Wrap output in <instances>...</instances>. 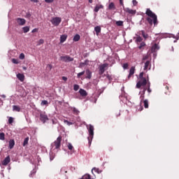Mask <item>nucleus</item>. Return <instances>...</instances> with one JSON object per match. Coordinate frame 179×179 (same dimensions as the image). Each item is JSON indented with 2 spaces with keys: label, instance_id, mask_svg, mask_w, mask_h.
<instances>
[{
  "label": "nucleus",
  "instance_id": "nucleus-26",
  "mask_svg": "<svg viewBox=\"0 0 179 179\" xmlns=\"http://www.w3.org/2000/svg\"><path fill=\"white\" fill-rule=\"evenodd\" d=\"M150 65V61H147L145 63V66H144V71H146L148 68H149V66Z\"/></svg>",
  "mask_w": 179,
  "mask_h": 179
},
{
  "label": "nucleus",
  "instance_id": "nucleus-3",
  "mask_svg": "<svg viewBox=\"0 0 179 179\" xmlns=\"http://www.w3.org/2000/svg\"><path fill=\"white\" fill-rule=\"evenodd\" d=\"M148 85V80L145 78H138V82L136 84L137 89H141L142 86H146Z\"/></svg>",
  "mask_w": 179,
  "mask_h": 179
},
{
  "label": "nucleus",
  "instance_id": "nucleus-27",
  "mask_svg": "<svg viewBox=\"0 0 179 179\" xmlns=\"http://www.w3.org/2000/svg\"><path fill=\"white\" fill-rule=\"evenodd\" d=\"M22 30H23L24 33H29V31H30V27H24L22 28Z\"/></svg>",
  "mask_w": 179,
  "mask_h": 179
},
{
  "label": "nucleus",
  "instance_id": "nucleus-53",
  "mask_svg": "<svg viewBox=\"0 0 179 179\" xmlns=\"http://www.w3.org/2000/svg\"><path fill=\"white\" fill-rule=\"evenodd\" d=\"M106 78L108 79V80H111V76H110V74H107Z\"/></svg>",
  "mask_w": 179,
  "mask_h": 179
},
{
  "label": "nucleus",
  "instance_id": "nucleus-60",
  "mask_svg": "<svg viewBox=\"0 0 179 179\" xmlns=\"http://www.w3.org/2000/svg\"><path fill=\"white\" fill-rule=\"evenodd\" d=\"M147 83H148V87H150V82H149V81L148 82L147 81Z\"/></svg>",
  "mask_w": 179,
  "mask_h": 179
},
{
  "label": "nucleus",
  "instance_id": "nucleus-42",
  "mask_svg": "<svg viewBox=\"0 0 179 179\" xmlns=\"http://www.w3.org/2000/svg\"><path fill=\"white\" fill-rule=\"evenodd\" d=\"M142 36L143 37H144L145 38H148V37H149V35L145 34V31H142Z\"/></svg>",
  "mask_w": 179,
  "mask_h": 179
},
{
  "label": "nucleus",
  "instance_id": "nucleus-15",
  "mask_svg": "<svg viewBox=\"0 0 179 179\" xmlns=\"http://www.w3.org/2000/svg\"><path fill=\"white\" fill-rule=\"evenodd\" d=\"M160 47H159V45H157V43H155V45H153L151 48V51L152 52H156V51H157V50H159Z\"/></svg>",
  "mask_w": 179,
  "mask_h": 179
},
{
  "label": "nucleus",
  "instance_id": "nucleus-10",
  "mask_svg": "<svg viewBox=\"0 0 179 179\" xmlns=\"http://www.w3.org/2000/svg\"><path fill=\"white\" fill-rule=\"evenodd\" d=\"M17 23H18V24L20 26H24V24H26V20H24V18H17Z\"/></svg>",
  "mask_w": 179,
  "mask_h": 179
},
{
  "label": "nucleus",
  "instance_id": "nucleus-37",
  "mask_svg": "<svg viewBox=\"0 0 179 179\" xmlns=\"http://www.w3.org/2000/svg\"><path fill=\"white\" fill-rule=\"evenodd\" d=\"M78 89H79V85L75 84L73 85V90H75V92H78Z\"/></svg>",
  "mask_w": 179,
  "mask_h": 179
},
{
  "label": "nucleus",
  "instance_id": "nucleus-9",
  "mask_svg": "<svg viewBox=\"0 0 179 179\" xmlns=\"http://www.w3.org/2000/svg\"><path fill=\"white\" fill-rule=\"evenodd\" d=\"M10 163V157L7 156L1 162L2 166H8Z\"/></svg>",
  "mask_w": 179,
  "mask_h": 179
},
{
  "label": "nucleus",
  "instance_id": "nucleus-36",
  "mask_svg": "<svg viewBox=\"0 0 179 179\" xmlns=\"http://www.w3.org/2000/svg\"><path fill=\"white\" fill-rule=\"evenodd\" d=\"M93 171H95V173H97L98 174L100 173V171L98 168H93L92 170V173H93Z\"/></svg>",
  "mask_w": 179,
  "mask_h": 179
},
{
  "label": "nucleus",
  "instance_id": "nucleus-31",
  "mask_svg": "<svg viewBox=\"0 0 179 179\" xmlns=\"http://www.w3.org/2000/svg\"><path fill=\"white\" fill-rule=\"evenodd\" d=\"M67 148H68L69 150H73V145H72V144L71 143H69L67 144Z\"/></svg>",
  "mask_w": 179,
  "mask_h": 179
},
{
  "label": "nucleus",
  "instance_id": "nucleus-32",
  "mask_svg": "<svg viewBox=\"0 0 179 179\" xmlns=\"http://www.w3.org/2000/svg\"><path fill=\"white\" fill-rule=\"evenodd\" d=\"M146 59H149V55H145L143 56L142 62H145Z\"/></svg>",
  "mask_w": 179,
  "mask_h": 179
},
{
  "label": "nucleus",
  "instance_id": "nucleus-24",
  "mask_svg": "<svg viewBox=\"0 0 179 179\" xmlns=\"http://www.w3.org/2000/svg\"><path fill=\"white\" fill-rule=\"evenodd\" d=\"M143 104L145 108H149V101H148V99L143 101Z\"/></svg>",
  "mask_w": 179,
  "mask_h": 179
},
{
  "label": "nucleus",
  "instance_id": "nucleus-20",
  "mask_svg": "<svg viewBox=\"0 0 179 179\" xmlns=\"http://www.w3.org/2000/svg\"><path fill=\"white\" fill-rule=\"evenodd\" d=\"M66 38H68V36L62 35L60 36V43H65V41H66Z\"/></svg>",
  "mask_w": 179,
  "mask_h": 179
},
{
  "label": "nucleus",
  "instance_id": "nucleus-56",
  "mask_svg": "<svg viewBox=\"0 0 179 179\" xmlns=\"http://www.w3.org/2000/svg\"><path fill=\"white\" fill-rule=\"evenodd\" d=\"M62 80H64V81H66V80H68V78H66L65 76H63Z\"/></svg>",
  "mask_w": 179,
  "mask_h": 179
},
{
  "label": "nucleus",
  "instance_id": "nucleus-34",
  "mask_svg": "<svg viewBox=\"0 0 179 179\" xmlns=\"http://www.w3.org/2000/svg\"><path fill=\"white\" fill-rule=\"evenodd\" d=\"M64 124H67L69 126H70V125H73V122H69V121H68V120H64Z\"/></svg>",
  "mask_w": 179,
  "mask_h": 179
},
{
  "label": "nucleus",
  "instance_id": "nucleus-59",
  "mask_svg": "<svg viewBox=\"0 0 179 179\" xmlns=\"http://www.w3.org/2000/svg\"><path fill=\"white\" fill-rule=\"evenodd\" d=\"M31 2H35V3H37V2H38V0H31Z\"/></svg>",
  "mask_w": 179,
  "mask_h": 179
},
{
  "label": "nucleus",
  "instance_id": "nucleus-49",
  "mask_svg": "<svg viewBox=\"0 0 179 179\" xmlns=\"http://www.w3.org/2000/svg\"><path fill=\"white\" fill-rule=\"evenodd\" d=\"M68 173V171H66V168H62L61 169V173Z\"/></svg>",
  "mask_w": 179,
  "mask_h": 179
},
{
  "label": "nucleus",
  "instance_id": "nucleus-23",
  "mask_svg": "<svg viewBox=\"0 0 179 179\" xmlns=\"http://www.w3.org/2000/svg\"><path fill=\"white\" fill-rule=\"evenodd\" d=\"M36 169H33V170L31 171L30 174H29V177H30L31 178H33L36 176Z\"/></svg>",
  "mask_w": 179,
  "mask_h": 179
},
{
  "label": "nucleus",
  "instance_id": "nucleus-43",
  "mask_svg": "<svg viewBox=\"0 0 179 179\" xmlns=\"http://www.w3.org/2000/svg\"><path fill=\"white\" fill-rule=\"evenodd\" d=\"M8 124H13V117H9Z\"/></svg>",
  "mask_w": 179,
  "mask_h": 179
},
{
  "label": "nucleus",
  "instance_id": "nucleus-16",
  "mask_svg": "<svg viewBox=\"0 0 179 179\" xmlns=\"http://www.w3.org/2000/svg\"><path fill=\"white\" fill-rule=\"evenodd\" d=\"M79 93L82 97H86V96H87V92L83 89H80Z\"/></svg>",
  "mask_w": 179,
  "mask_h": 179
},
{
  "label": "nucleus",
  "instance_id": "nucleus-33",
  "mask_svg": "<svg viewBox=\"0 0 179 179\" xmlns=\"http://www.w3.org/2000/svg\"><path fill=\"white\" fill-rule=\"evenodd\" d=\"M145 45H146L145 42H141L140 45L138 46L139 50H142V48H143V47H145Z\"/></svg>",
  "mask_w": 179,
  "mask_h": 179
},
{
  "label": "nucleus",
  "instance_id": "nucleus-41",
  "mask_svg": "<svg viewBox=\"0 0 179 179\" xmlns=\"http://www.w3.org/2000/svg\"><path fill=\"white\" fill-rule=\"evenodd\" d=\"M143 75H144L143 72L140 73V74L138 76V79L145 78V77H143Z\"/></svg>",
  "mask_w": 179,
  "mask_h": 179
},
{
  "label": "nucleus",
  "instance_id": "nucleus-52",
  "mask_svg": "<svg viewBox=\"0 0 179 179\" xmlns=\"http://www.w3.org/2000/svg\"><path fill=\"white\" fill-rule=\"evenodd\" d=\"M37 31H38V29L35 28V29H34L31 31V33H36V32H37Z\"/></svg>",
  "mask_w": 179,
  "mask_h": 179
},
{
  "label": "nucleus",
  "instance_id": "nucleus-18",
  "mask_svg": "<svg viewBox=\"0 0 179 179\" xmlns=\"http://www.w3.org/2000/svg\"><path fill=\"white\" fill-rule=\"evenodd\" d=\"M86 73V79H92V71H90V70L87 69L85 71Z\"/></svg>",
  "mask_w": 179,
  "mask_h": 179
},
{
  "label": "nucleus",
  "instance_id": "nucleus-35",
  "mask_svg": "<svg viewBox=\"0 0 179 179\" xmlns=\"http://www.w3.org/2000/svg\"><path fill=\"white\" fill-rule=\"evenodd\" d=\"M5 139V133H0V141H3Z\"/></svg>",
  "mask_w": 179,
  "mask_h": 179
},
{
  "label": "nucleus",
  "instance_id": "nucleus-28",
  "mask_svg": "<svg viewBox=\"0 0 179 179\" xmlns=\"http://www.w3.org/2000/svg\"><path fill=\"white\" fill-rule=\"evenodd\" d=\"M115 24H117V25L119 26V27L124 26V22H123V21H121V20L117 21V22H115Z\"/></svg>",
  "mask_w": 179,
  "mask_h": 179
},
{
  "label": "nucleus",
  "instance_id": "nucleus-17",
  "mask_svg": "<svg viewBox=\"0 0 179 179\" xmlns=\"http://www.w3.org/2000/svg\"><path fill=\"white\" fill-rule=\"evenodd\" d=\"M94 31L96 32V36H99V34L101 33V27H100V26L95 27Z\"/></svg>",
  "mask_w": 179,
  "mask_h": 179
},
{
  "label": "nucleus",
  "instance_id": "nucleus-50",
  "mask_svg": "<svg viewBox=\"0 0 179 179\" xmlns=\"http://www.w3.org/2000/svg\"><path fill=\"white\" fill-rule=\"evenodd\" d=\"M132 2H133L134 6H136V5H138V1H136V0H133Z\"/></svg>",
  "mask_w": 179,
  "mask_h": 179
},
{
  "label": "nucleus",
  "instance_id": "nucleus-58",
  "mask_svg": "<svg viewBox=\"0 0 179 179\" xmlns=\"http://www.w3.org/2000/svg\"><path fill=\"white\" fill-rule=\"evenodd\" d=\"M145 92H146V88H144L143 90V94H142L145 96Z\"/></svg>",
  "mask_w": 179,
  "mask_h": 179
},
{
  "label": "nucleus",
  "instance_id": "nucleus-13",
  "mask_svg": "<svg viewBox=\"0 0 179 179\" xmlns=\"http://www.w3.org/2000/svg\"><path fill=\"white\" fill-rule=\"evenodd\" d=\"M108 9L109 10H115L117 9V8L115 7V3H114V2L110 3Z\"/></svg>",
  "mask_w": 179,
  "mask_h": 179
},
{
  "label": "nucleus",
  "instance_id": "nucleus-6",
  "mask_svg": "<svg viewBox=\"0 0 179 179\" xmlns=\"http://www.w3.org/2000/svg\"><path fill=\"white\" fill-rule=\"evenodd\" d=\"M108 68V64L105 63L99 66V75H103L106 71H107V69Z\"/></svg>",
  "mask_w": 179,
  "mask_h": 179
},
{
  "label": "nucleus",
  "instance_id": "nucleus-12",
  "mask_svg": "<svg viewBox=\"0 0 179 179\" xmlns=\"http://www.w3.org/2000/svg\"><path fill=\"white\" fill-rule=\"evenodd\" d=\"M124 11L127 12V13H129V15H136V10H132L129 8H126L124 9Z\"/></svg>",
  "mask_w": 179,
  "mask_h": 179
},
{
  "label": "nucleus",
  "instance_id": "nucleus-14",
  "mask_svg": "<svg viewBox=\"0 0 179 179\" xmlns=\"http://www.w3.org/2000/svg\"><path fill=\"white\" fill-rule=\"evenodd\" d=\"M134 73H135V66L131 67V69L129 70V76H128V79H131V77L132 76H134Z\"/></svg>",
  "mask_w": 179,
  "mask_h": 179
},
{
  "label": "nucleus",
  "instance_id": "nucleus-25",
  "mask_svg": "<svg viewBox=\"0 0 179 179\" xmlns=\"http://www.w3.org/2000/svg\"><path fill=\"white\" fill-rule=\"evenodd\" d=\"M73 41H79L80 40V35L79 34H76L73 38Z\"/></svg>",
  "mask_w": 179,
  "mask_h": 179
},
{
  "label": "nucleus",
  "instance_id": "nucleus-5",
  "mask_svg": "<svg viewBox=\"0 0 179 179\" xmlns=\"http://www.w3.org/2000/svg\"><path fill=\"white\" fill-rule=\"evenodd\" d=\"M62 141V136H59L57 140L52 143L53 148L55 149H59L61 148V142Z\"/></svg>",
  "mask_w": 179,
  "mask_h": 179
},
{
  "label": "nucleus",
  "instance_id": "nucleus-4",
  "mask_svg": "<svg viewBox=\"0 0 179 179\" xmlns=\"http://www.w3.org/2000/svg\"><path fill=\"white\" fill-rule=\"evenodd\" d=\"M50 22L52 24H53V26H59V24H61V22H62V18L59 17H54L52 18Z\"/></svg>",
  "mask_w": 179,
  "mask_h": 179
},
{
  "label": "nucleus",
  "instance_id": "nucleus-48",
  "mask_svg": "<svg viewBox=\"0 0 179 179\" xmlns=\"http://www.w3.org/2000/svg\"><path fill=\"white\" fill-rule=\"evenodd\" d=\"M45 2H46V3H52V2H54V0H45Z\"/></svg>",
  "mask_w": 179,
  "mask_h": 179
},
{
  "label": "nucleus",
  "instance_id": "nucleus-8",
  "mask_svg": "<svg viewBox=\"0 0 179 179\" xmlns=\"http://www.w3.org/2000/svg\"><path fill=\"white\" fill-rule=\"evenodd\" d=\"M40 120L43 124H45L47 121H48V116L45 113H41L40 114Z\"/></svg>",
  "mask_w": 179,
  "mask_h": 179
},
{
  "label": "nucleus",
  "instance_id": "nucleus-61",
  "mask_svg": "<svg viewBox=\"0 0 179 179\" xmlns=\"http://www.w3.org/2000/svg\"><path fill=\"white\" fill-rule=\"evenodd\" d=\"M88 2H90V3H93V0H88Z\"/></svg>",
  "mask_w": 179,
  "mask_h": 179
},
{
  "label": "nucleus",
  "instance_id": "nucleus-29",
  "mask_svg": "<svg viewBox=\"0 0 179 179\" xmlns=\"http://www.w3.org/2000/svg\"><path fill=\"white\" fill-rule=\"evenodd\" d=\"M143 40V38H142V37L141 36H138L136 39V43L138 44V43H142V41Z\"/></svg>",
  "mask_w": 179,
  "mask_h": 179
},
{
  "label": "nucleus",
  "instance_id": "nucleus-19",
  "mask_svg": "<svg viewBox=\"0 0 179 179\" xmlns=\"http://www.w3.org/2000/svg\"><path fill=\"white\" fill-rule=\"evenodd\" d=\"M17 78L20 80V82H24V75L22 73H18L17 74Z\"/></svg>",
  "mask_w": 179,
  "mask_h": 179
},
{
  "label": "nucleus",
  "instance_id": "nucleus-55",
  "mask_svg": "<svg viewBox=\"0 0 179 179\" xmlns=\"http://www.w3.org/2000/svg\"><path fill=\"white\" fill-rule=\"evenodd\" d=\"M140 99L141 100V101L143 100V99H145V95L142 94L141 96H140Z\"/></svg>",
  "mask_w": 179,
  "mask_h": 179
},
{
  "label": "nucleus",
  "instance_id": "nucleus-22",
  "mask_svg": "<svg viewBox=\"0 0 179 179\" xmlns=\"http://www.w3.org/2000/svg\"><path fill=\"white\" fill-rule=\"evenodd\" d=\"M13 111H17V113H20V107L17 106L16 105H14V106H13Z\"/></svg>",
  "mask_w": 179,
  "mask_h": 179
},
{
  "label": "nucleus",
  "instance_id": "nucleus-46",
  "mask_svg": "<svg viewBox=\"0 0 179 179\" xmlns=\"http://www.w3.org/2000/svg\"><path fill=\"white\" fill-rule=\"evenodd\" d=\"M47 69L49 70V71H51L52 69V65L51 64H48L47 65Z\"/></svg>",
  "mask_w": 179,
  "mask_h": 179
},
{
  "label": "nucleus",
  "instance_id": "nucleus-57",
  "mask_svg": "<svg viewBox=\"0 0 179 179\" xmlns=\"http://www.w3.org/2000/svg\"><path fill=\"white\" fill-rule=\"evenodd\" d=\"M148 93H152V90H150V87H148Z\"/></svg>",
  "mask_w": 179,
  "mask_h": 179
},
{
  "label": "nucleus",
  "instance_id": "nucleus-63",
  "mask_svg": "<svg viewBox=\"0 0 179 179\" xmlns=\"http://www.w3.org/2000/svg\"><path fill=\"white\" fill-rule=\"evenodd\" d=\"M166 90H169V86H166Z\"/></svg>",
  "mask_w": 179,
  "mask_h": 179
},
{
  "label": "nucleus",
  "instance_id": "nucleus-44",
  "mask_svg": "<svg viewBox=\"0 0 179 179\" xmlns=\"http://www.w3.org/2000/svg\"><path fill=\"white\" fill-rule=\"evenodd\" d=\"M41 104L43 106H45V105L48 104V101L46 100L42 101Z\"/></svg>",
  "mask_w": 179,
  "mask_h": 179
},
{
  "label": "nucleus",
  "instance_id": "nucleus-40",
  "mask_svg": "<svg viewBox=\"0 0 179 179\" xmlns=\"http://www.w3.org/2000/svg\"><path fill=\"white\" fill-rule=\"evenodd\" d=\"M73 114H79V111L78 109H76V108H73Z\"/></svg>",
  "mask_w": 179,
  "mask_h": 179
},
{
  "label": "nucleus",
  "instance_id": "nucleus-47",
  "mask_svg": "<svg viewBox=\"0 0 179 179\" xmlns=\"http://www.w3.org/2000/svg\"><path fill=\"white\" fill-rule=\"evenodd\" d=\"M12 62L13 64H19V61H17L16 59H13Z\"/></svg>",
  "mask_w": 179,
  "mask_h": 179
},
{
  "label": "nucleus",
  "instance_id": "nucleus-62",
  "mask_svg": "<svg viewBox=\"0 0 179 179\" xmlns=\"http://www.w3.org/2000/svg\"><path fill=\"white\" fill-rule=\"evenodd\" d=\"M50 160H54V157H50Z\"/></svg>",
  "mask_w": 179,
  "mask_h": 179
},
{
  "label": "nucleus",
  "instance_id": "nucleus-39",
  "mask_svg": "<svg viewBox=\"0 0 179 179\" xmlns=\"http://www.w3.org/2000/svg\"><path fill=\"white\" fill-rule=\"evenodd\" d=\"M41 44H44V39H40L38 42V45H41Z\"/></svg>",
  "mask_w": 179,
  "mask_h": 179
},
{
  "label": "nucleus",
  "instance_id": "nucleus-38",
  "mask_svg": "<svg viewBox=\"0 0 179 179\" xmlns=\"http://www.w3.org/2000/svg\"><path fill=\"white\" fill-rule=\"evenodd\" d=\"M83 75H85V71H83V72L78 73L77 75V78H80L81 76H83Z\"/></svg>",
  "mask_w": 179,
  "mask_h": 179
},
{
  "label": "nucleus",
  "instance_id": "nucleus-21",
  "mask_svg": "<svg viewBox=\"0 0 179 179\" xmlns=\"http://www.w3.org/2000/svg\"><path fill=\"white\" fill-rule=\"evenodd\" d=\"M15 146V140L11 139L9 141V149H13Z\"/></svg>",
  "mask_w": 179,
  "mask_h": 179
},
{
  "label": "nucleus",
  "instance_id": "nucleus-7",
  "mask_svg": "<svg viewBox=\"0 0 179 179\" xmlns=\"http://www.w3.org/2000/svg\"><path fill=\"white\" fill-rule=\"evenodd\" d=\"M60 59L63 61V62H72V61H73V58L68 55L61 56Z\"/></svg>",
  "mask_w": 179,
  "mask_h": 179
},
{
  "label": "nucleus",
  "instance_id": "nucleus-2",
  "mask_svg": "<svg viewBox=\"0 0 179 179\" xmlns=\"http://www.w3.org/2000/svg\"><path fill=\"white\" fill-rule=\"evenodd\" d=\"M88 132H89V137L88 139V143L90 146L92 145V141H93V136H94V127L93 125L90 124L87 127Z\"/></svg>",
  "mask_w": 179,
  "mask_h": 179
},
{
  "label": "nucleus",
  "instance_id": "nucleus-45",
  "mask_svg": "<svg viewBox=\"0 0 179 179\" xmlns=\"http://www.w3.org/2000/svg\"><path fill=\"white\" fill-rule=\"evenodd\" d=\"M20 59H24V54L21 53L19 57Z\"/></svg>",
  "mask_w": 179,
  "mask_h": 179
},
{
  "label": "nucleus",
  "instance_id": "nucleus-1",
  "mask_svg": "<svg viewBox=\"0 0 179 179\" xmlns=\"http://www.w3.org/2000/svg\"><path fill=\"white\" fill-rule=\"evenodd\" d=\"M145 14L148 16L146 18L148 23H149L150 26H157L159 22H157V15L152 13L150 8H147Z\"/></svg>",
  "mask_w": 179,
  "mask_h": 179
},
{
  "label": "nucleus",
  "instance_id": "nucleus-30",
  "mask_svg": "<svg viewBox=\"0 0 179 179\" xmlns=\"http://www.w3.org/2000/svg\"><path fill=\"white\" fill-rule=\"evenodd\" d=\"M29 144V137H27L24 140L23 146H26Z\"/></svg>",
  "mask_w": 179,
  "mask_h": 179
},
{
  "label": "nucleus",
  "instance_id": "nucleus-54",
  "mask_svg": "<svg viewBox=\"0 0 179 179\" xmlns=\"http://www.w3.org/2000/svg\"><path fill=\"white\" fill-rule=\"evenodd\" d=\"M120 1V3L122 6H124V0H119Z\"/></svg>",
  "mask_w": 179,
  "mask_h": 179
},
{
  "label": "nucleus",
  "instance_id": "nucleus-11",
  "mask_svg": "<svg viewBox=\"0 0 179 179\" xmlns=\"http://www.w3.org/2000/svg\"><path fill=\"white\" fill-rule=\"evenodd\" d=\"M104 8V6L102 4H96L94 9V12H96V13H97V12H99V10H100V9H103Z\"/></svg>",
  "mask_w": 179,
  "mask_h": 179
},
{
  "label": "nucleus",
  "instance_id": "nucleus-51",
  "mask_svg": "<svg viewBox=\"0 0 179 179\" xmlns=\"http://www.w3.org/2000/svg\"><path fill=\"white\" fill-rule=\"evenodd\" d=\"M123 68H124V69H127V68H128V64H127V63H124V64H123Z\"/></svg>",
  "mask_w": 179,
  "mask_h": 179
}]
</instances>
